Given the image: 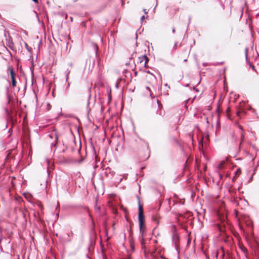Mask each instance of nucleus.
<instances>
[{
  "label": "nucleus",
  "mask_w": 259,
  "mask_h": 259,
  "mask_svg": "<svg viewBox=\"0 0 259 259\" xmlns=\"http://www.w3.org/2000/svg\"><path fill=\"white\" fill-rule=\"evenodd\" d=\"M138 220L139 222V228L141 231L144 226V215L143 214V209L140 203H139V214Z\"/></svg>",
  "instance_id": "1"
},
{
  "label": "nucleus",
  "mask_w": 259,
  "mask_h": 259,
  "mask_svg": "<svg viewBox=\"0 0 259 259\" xmlns=\"http://www.w3.org/2000/svg\"><path fill=\"white\" fill-rule=\"evenodd\" d=\"M139 61L140 63H142L143 61H145L144 66L145 67H147V64L149 61L148 58L146 55H143L139 57Z\"/></svg>",
  "instance_id": "2"
},
{
  "label": "nucleus",
  "mask_w": 259,
  "mask_h": 259,
  "mask_svg": "<svg viewBox=\"0 0 259 259\" xmlns=\"http://www.w3.org/2000/svg\"><path fill=\"white\" fill-rule=\"evenodd\" d=\"M10 74H11V79H14L15 78L14 71L12 69H11L10 70Z\"/></svg>",
  "instance_id": "3"
},
{
  "label": "nucleus",
  "mask_w": 259,
  "mask_h": 259,
  "mask_svg": "<svg viewBox=\"0 0 259 259\" xmlns=\"http://www.w3.org/2000/svg\"><path fill=\"white\" fill-rule=\"evenodd\" d=\"M12 85L13 87H15L16 85V81L15 80V78L12 79Z\"/></svg>",
  "instance_id": "4"
},
{
  "label": "nucleus",
  "mask_w": 259,
  "mask_h": 259,
  "mask_svg": "<svg viewBox=\"0 0 259 259\" xmlns=\"http://www.w3.org/2000/svg\"><path fill=\"white\" fill-rule=\"evenodd\" d=\"M7 100H8V103H10V102L11 101V96L9 94L7 95Z\"/></svg>",
  "instance_id": "5"
},
{
  "label": "nucleus",
  "mask_w": 259,
  "mask_h": 259,
  "mask_svg": "<svg viewBox=\"0 0 259 259\" xmlns=\"http://www.w3.org/2000/svg\"><path fill=\"white\" fill-rule=\"evenodd\" d=\"M95 210H96V211H100V206H98V205H96L95 206Z\"/></svg>",
  "instance_id": "6"
},
{
  "label": "nucleus",
  "mask_w": 259,
  "mask_h": 259,
  "mask_svg": "<svg viewBox=\"0 0 259 259\" xmlns=\"http://www.w3.org/2000/svg\"><path fill=\"white\" fill-rule=\"evenodd\" d=\"M223 162H221V163H220L218 165V168H219V169H221V168H222V167H223Z\"/></svg>",
  "instance_id": "7"
},
{
  "label": "nucleus",
  "mask_w": 259,
  "mask_h": 259,
  "mask_svg": "<svg viewBox=\"0 0 259 259\" xmlns=\"http://www.w3.org/2000/svg\"><path fill=\"white\" fill-rule=\"evenodd\" d=\"M146 72L147 73L150 74L151 75H153V74L151 72H150L149 71H147Z\"/></svg>",
  "instance_id": "8"
},
{
  "label": "nucleus",
  "mask_w": 259,
  "mask_h": 259,
  "mask_svg": "<svg viewBox=\"0 0 259 259\" xmlns=\"http://www.w3.org/2000/svg\"><path fill=\"white\" fill-rule=\"evenodd\" d=\"M162 111H161V110H160V111H159V115H160V116H162Z\"/></svg>",
  "instance_id": "9"
},
{
  "label": "nucleus",
  "mask_w": 259,
  "mask_h": 259,
  "mask_svg": "<svg viewBox=\"0 0 259 259\" xmlns=\"http://www.w3.org/2000/svg\"><path fill=\"white\" fill-rule=\"evenodd\" d=\"M145 16H143L141 17V20H142V21H143V20L144 19H145Z\"/></svg>",
  "instance_id": "10"
},
{
  "label": "nucleus",
  "mask_w": 259,
  "mask_h": 259,
  "mask_svg": "<svg viewBox=\"0 0 259 259\" xmlns=\"http://www.w3.org/2000/svg\"><path fill=\"white\" fill-rule=\"evenodd\" d=\"M241 139H242V140L243 141V139H244L243 134H241Z\"/></svg>",
  "instance_id": "11"
},
{
  "label": "nucleus",
  "mask_w": 259,
  "mask_h": 259,
  "mask_svg": "<svg viewBox=\"0 0 259 259\" xmlns=\"http://www.w3.org/2000/svg\"><path fill=\"white\" fill-rule=\"evenodd\" d=\"M32 1H33L34 2L36 3H38V0H32Z\"/></svg>",
  "instance_id": "12"
},
{
  "label": "nucleus",
  "mask_w": 259,
  "mask_h": 259,
  "mask_svg": "<svg viewBox=\"0 0 259 259\" xmlns=\"http://www.w3.org/2000/svg\"><path fill=\"white\" fill-rule=\"evenodd\" d=\"M247 51H248V49H247V48H246V49H245V52H246V57H247Z\"/></svg>",
  "instance_id": "13"
},
{
  "label": "nucleus",
  "mask_w": 259,
  "mask_h": 259,
  "mask_svg": "<svg viewBox=\"0 0 259 259\" xmlns=\"http://www.w3.org/2000/svg\"><path fill=\"white\" fill-rule=\"evenodd\" d=\"M144 13L145 14H147L148 12L146 11V10L145 9H144Z\"/></svg>",
  "instance_id": "14"
},
{
  "label": "nucleus",
  "mask_w": 259,
  "mask_h": 259,
  "mask_svg": "<svg viewBox=\"0 0 259 259\" xmlns=\"http://www.w3.org/2000/svg\"><path fill=\"white\" fill-rule=\"evenodd\" d=\"M68 78V73L66 75V80H67Z\"/></svg>",
  "instance_id": "15"
},
{
  "label": "nucleus",
  "mask_w": 259,
  "mask_h": 259,
  "mask_svg": "<svg viewBox=\"0 0 259 259\" xmlns=\"http://www.w3.org/2000/svg\"><path fill=\"white\" fill-rule=\"evenodd\" d=\"M38 206H39L40 207H41V206H41V203H39L38 204Z\"/></svg>",
  "instance_id": "16"
},
{
  "label": "nucleus",
  "mask_w": 259,
  "mask_h": 259,
  "mask_svg": "<svg viewBox=\"0 0 259 259\" xmlns=\"http://www.w3.org/2000/svg\"><path fill=\"white\" fill-rule=\"evenodd\" d=\"M177 44H178V43L176 42L175 44L174 47H176L177 46Z\"/></svg>",
  "instance_id": "17"
},
{
  "label": "nucleus",
  "mask_w": 259,
  "mask_h": 259,
  "mask_svg": "<svg viewBox=\"0 0 259 259\" xmlns=\"http://www.w3.org/2000/svg\"><path fill=\"white\" fill-rule=\"evenodd\" d=\"M56 140L57 141L58 140V136H56Z\"/></svg>",
  "instance_id": "18"
},
{
  "label": "nucleus",
  "mask_w": 259,
  "mask_h": 259,
  "mask_svg": "<svg viewBox=\"0 0 259 259\" xmlns=\"http://www.w3.org/2000/svg\"><path fill=\"white\" fill-rule=\"evenodd\" d=\"M175 28H174L172 29V32H175Z\"/></svg>",
  "instance_id": "19"
},
{
  "label": "nucleus",
  "mask_w": 259,
  "mask_h": 259,
  "mask_svg": "<svg viewBox=\"0 0 259 259\" xmlns=\"http://www.w3.org/2000/svg\"><path fill=\"white\" fill-rule=\"evenodd\" d=\"M219 176H220V178H222V176L221 174H219Z\"/></svg>",
  "instance_id": "20"
},
{
  "label": "nucleus",
  "mask_w": 259,
  "mask_h": 259,
  "mask_svg": "<svg viewBox=\"0 0 259 259\" xmlns=\"http://www.w3.org/2000/svg\"><path fill=\"white\" fill-rule=\"evenodd\" d=\"M255 170H256L255 169L254 170L253 174L255 173Z\"/></svg>",
  "instance_id": "21"
},
{
  "label": "nucleus",
  "mask_w": 259,
  "mask_h": 259,
  "mask_svg": "<svg viewBox=\"0 0 259 259\" xmlns=\"http://www.w3.org/2000/svg\"><path fill=\"white\" fill-rule=\"evenodd\" d=\"M254 67L253 66L252 69H254Z\"/></svg>",
  "instance_id": "22"
},
{
  "label": "nucleus",
  "mask_w": 259,
  "mask_h": 259,
  "mask_svg": "<svg viewBox=\"0 0 259 259\" xmlns=\"http://www.w3.org/2000/svg\"><path fill=\"white\" fill-rule=\"evenodd\" d=\"M25 46L27 47V44L26 43H25Z\"/></svg>",
  "instance_id": "23"
}]
</instances>
